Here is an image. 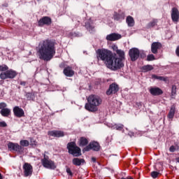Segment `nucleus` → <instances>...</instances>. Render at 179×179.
I'll return each mask as SVG.
<instances>
[{
	"label": "nucleus",
	"mask_w": 179,
	"mask_h": 179,
	"mask_svg": "<svg viewBox=\"0 0 179 179\" xmlns=\"http://www.w3.org/2000/svg\"><path fill=\"white\" fill-rule=\"evenodd\" d=\"M96 55L98 59L104 61L107 68L112 71H117V69H121V68L124 67V63L121 62V59L114 55L113 52L108 49H98Z\"/></svg>",
	"instance_id": "obj_1"
},
{
	"label": "nucleus",
	"mask_w": 179,
	"mask_h": 179,
	"mask_svg": "<svg viewBox=\"0 0 179 179\" xmlns=\"http://www.w3.org/2000/svg\"><path fill=\"white\" fill-rule=\"evenodd\" d=\"M37 1H40V0H37Z\"/></svg>",
	"instance_id": "obj_47"
},
{
	"label": "nucleus",
	"mask_w": 179,
	"mask_h": 179,
	"mask_svg": "<svg viewBox=\"0 0 179 179\" xmlns=\"http://www.w3.org/2000/svg\"><path fill=\"white\" fill-rule=\"evenodd\" d=\"M67 174L69 176H73V173H72V171H71V169L69 168H67L66 170Z\"/></svg>",
	"instance_id": "obj_37"
},
{
	"label": "nucleus",
	"mask_w": 179,
	"mask_h": 179,
	"mask_svg": "<svg viewBox=\"0 0 179 179\" xmlns=\"http://www.w3.org/2000/svg\"><path fill=\"white\" fill-rule=\"evenodd\" d=\"M67 149L70 155H73L74 157H78L82 155L80 148L76 145L75 142L69 143L67 145Z\"/></svg>",
	"instance_id": "obj_4"
},
{
	"label": "nucleus",
	"mask_w": 179,
	"mask_h": 179,
	"mask_svg": "<svg viewBox=\"0 0 179 179\" xmlns=\"http://www.w3.org/2000/svg\"><path fill=\"white\" fill-rule=\"evenodd\" d=\"M176 162H178V163H179V157L176 158Z\"/></svg>",
	"instance_id": "obj_45"
},
{
	"label": "nucleus",
	"mask_w": 179,
	"mask_h": 179,
	"mask_svg": "<svg viewBox=\"0 0 179 179\" xmlns=\"http://www.w3.org/2000/svg\"><path fill=\"white\" fill-rule=\"evenodd\" d=\"M42 164L43 167H45V169H55V164L54 162L45 157L42 159Z\"/></svg>",
	"instance_id": "obj_10"
},
{
	"label": "nucleus",
	"mask_w": 179,
	"mask_h": 179,
	"mask_svg": "<svg viewBox=\"0 0 179 179\" xmlns=\"http://www.w3.org/2000/svg\"><path fill=\"white\" fill-rule=\"evenodd\" d=\"M11 110L10 109L6 108H3L1 111L0 113L3 117H9L10 115Z\"/></svg>",
	"instance_id": "obj_22"
},
{
	"label": "nucleus",
	"mask_w": 179,
	"mask_h": 179,
	"mask_svg": "<svg viewBox=\"0 0 179 179\" xmlns=\"http://www.w3.org/2000/svg\"><path fill=\"white\" fill-rule=\"evenodd\" d=\"M8 105L5 102L0 103V110H3V108H6Z\"/></svg>",
	"instance_id": "obj_35"
},
{
	"label": "nucleus",
	"mask_w": 179,
	"mask_h": 179,
	"mask_svg": "<svg viewBox=\"0 0 179 179\" xmlns=\"http://www.w3.org/2000/svg\"><path fill=\"white\" fill-rule=\"evenodd\" d=\"M139 50L138 48H131L129 51V55L131 59V61H136L139 58Z\"/></svg>",
	"instance_id": "obj_9"
},
{
	"label": "nucleus",
	"mask_w": 179,
	"mask_h": 179,
	"mask_svg": "<svg viewBox=\"0 0 179 179\" xmlns=\"http://www.w3.org/2000/svg\"><path fill=\"white\" fill-rule=\"evenodd\" d=\"M64 73L66 76L71 78L73 75H75V71L72 70V68L68 66L64 69Z\"/></svg>",
	"instance_id": "obj_19"
},
{
	"label": "nucleus",
	"mask_w": 179,
	"mask_h": 179,
	"mask_svg": "<svg viewBox=\"0 0 179 179\" xmlns=\"http://www.w3.org/2000/svg\"><path fill=\"white\" fill-rule=\"evenodd\" d=\"M87 28L88 29V30H90V29H91V30H93V29H94L93 27L87 26Z\"/></svg>",
	"instance_id": "obj_42"
},
{
	"label": "nucleus",
	"mask_w": 179,
	"mask_h": 179,
	"mask_svg": "<svg viewBox=\"0 0 179 179\" xmlns=\"http://www.w3.org/2000/svg\"><path fill=\"white\" fill-rule=\"evenodd\" d=\"M113 17L115 20H120V19H124V17H125V14H115Z\"/></svg>",
	"instance_id": "obj_27"
},
{
	"label": "nucleus",
	"mask_w": 179,
	"mask_h": 179,
	"mask_svg": "<svg viewBox=\"0 0 179 179\" xmlns=\"http://www.w3.org/2000/svg\"><path fill=\"white\" fill-rule=\"evenodd\" d=\"M157 176H159V172L157 171L151 172V177H152V178H157Z\"/></svg>",
	"instance_id": "obj_34"
},
{
	"label": "nucleus",
	"mask_w": 179,
	"mask_h": 179,
	"mask_svg": "<svg viewBox=\"0 0 179 179\" xmlns=\"http://www.w3.org/2000/svg\"><path fill=\"white\" fill-rule=\"evenodd\" d=\"M176 89H177V87L176 85L172 86V94H176Z\"/></svg>",
	"instance_id": "obj_38"
},
{
	"label": "nucleus",
	"mask_w": 179,
	"mask_h": 179,
	"mask_svg": "<svg viewBox=\"0 0 179 179\" xmlns=\"http://www.w3.org/2000/svg\"><path fill=\"white\" fill-rule=\"evenodd\" d=\"M174 114H176V106L173 105L171 107L169 113L168 114L169 120H173L174 118Z\"/></svg>",
	"instance_id": "obj_21"
},
{
	"label": "nucleus",
	"mask_w": 179,
	"mask_h": 179,
	"mask_svg": "<svg viewBox=\"0 0 179 179\" xmlns=\"http://www.w3.org/2000/svg\"><path fill=\"white\" fill-rule=\"evenodd\" d=\"M55 45L51 41H44L38 48L37 52L40 59L43 61H50L52 57L55 55Z\"/></svg>",
	"instance_id": "obj_2"
},
{
	"label": "nucleus",
	"mask_w": 179,
	"mask_h": 179,
	"mask_svg": "<svg viewBox=\"0 0 179 179\" xmlns=\"http://www.w3.org/2000/svg\"><path fill=\"white\" fill-rule=\"evenodd\" d=\"M83 162H85L83 159L74 158L73 159V164H74V166H80Z\"/></svg>",
	"instance_id": "obj_25"
},
{
	"label": "nucleus",
	"mask_w": 179,
	"mask_h": 179,
	"mask_svg": "<svg viewBox=\"0 0 179 179\" xmlns=\"http://www.w3.org/2000/svg\"><path fill=\"white\" fill-rule=\"evenodd\" d=\"M44 24L50 26V24H51V18L49 17H43L38 21V26H44Z\"/></svg>",
	"instance_id": "obj_15"
},
{
	"label": "nucleus",
	"mask_w": 179,
	"mask_h": 179,
	"mask_svg": "<svg viewBox=\"0 0 179 179\" xmlns=\"http://www.w3.org/2000/svg\"><path fill=\"white\" fill-rule=\"evenodd\" d=\"M111 48L115 52H117L120 50L118 49V46H117L116 45H112Z\"/></svg>",
	"instance_id": "obj_36"
},
{
	"label": "nucleus",
	"mask_w": 179,
	"mask_h": 179,
	"mask_svg": "<svg viewBox=\"0 0 179 179\" xmlns=\"http://www.w3.org/2000/svg\"><path fill=\"white\" fill-rule=\"evenodd\" d=\"M22 169L24 170V177H31V175L33 174V166L29 164V163H25Z\"/></svg>",
	"instance_id": "obj_7"
},
{
	"label": "nucleus",
	"mask_w": 179,
	"mask_h": 179,
	"mask_svg": "<svg viewBox=\"0 0 179 179\" xmlns=\"http://www.w3.org/2000/svg\"><path fill=\"white\" fill-rule=\"evenodd\" d=\"M20 85H23L24 86V85H26V83L24 82H21Z\"/></svg>",
	"instance_id": "obj_44"
},
{
	"label": "nucleus",
	"mask_w": 179,
	"mask_h": 179,
	"mask_svg": "<svg viewBox=\"0 0 179 179\" xmlns=\"http://www.w3.org/2000/svg\"><path fill=\"white\" fill-rule=\"evenodd\" d=\"M126 23H127L129 27H134V26H135V20H134V17L129 15L126 19Z\"/></svg>",
	"instance_id": "obj_20"
},
{
	"label": "nucleus",
	"mask_w": 179,
	"mask_h": 179,
	"mask_svg": "<svg viewBox=\"0 0 179 179\" xmlns=\"http://www.w3.org/2000/svg\"><path fill=\"white\" fill-rule=\"evenodd\" d=\"M14 115L17 117V118H22V117H24V110L22 109V108L19 106H15L13 109Z\"/></svg>",
	"instance_id": "obj_12"
},
{
	"label": "nucleus",
	"mask_w": 179,
	"mask_h": 179,
	"mask_svg": "<svg viewBox=\"0 0 179 179\" xmlns=\"http://www.w3.org/2000/svg\"><path fill=\"white\" fill-rule=\"evenodd\" d=\"M155 55H148L147 57V61H155Z\"/></svg>",
	"instance_id": "obj_33"
},
{
	"label": "nucleus",
	"mask_w": 179,
	"mask_h": 179,
	"mask_svg": "<svg viewBox=\"0 0 179 179\" xmlns=\"http://www.w3.org/2000/svg\"><path fill=\"white\" fill-rule=\"evenodd\" d=\"M87 100V103H85V107L87 111H91V113L97 111V110H99L98 107L101 106V103H103L101 98L94 94L90 95Z\"/></svg>",
	"instance_id": "obj_3"
},
{
	"label": "nucleus",
	"mask_w": 179,
	"mask_h": 179,
	"mask_svg": "<svg viewBox=\"0 0 179 179\" xmlns=\"http://www.w3.org/2000/svg\"><path fill=\"white\" fill-rule=\"evenodd\" d=\"M171 19L173 22H178L179 20V11L176 8H173L171 10Z\"/></svg>",
	"instance_id": "obj_14"
},
{
	"label": "nucleus",
	"mask_w": 179,
	"mask_h": 179,
	"mask_svg": "<svg viewBox=\"0 0 179 179\" xmlns=\"http://www.w3.org/2000/svg\"><path fill=\"white\" fill-rule=\"evenodd\" d=\"M120 38H121V35L118 34H111L106 36V40L108 41H115L120 40Z\"/></svg>",
	"instance_id": "obj_18"
},
{
	"label": "nucleus",
	"mask_w": 179,
	"mask_h": 179,
	"mask_svg": "<svg viewBox=\"0 0 179 179\" xmlns=\"http://www.w3.org/2000/svg\"><path fill=\"white\" fill-rule=\"evenodd\" d=\"M20 146H23V147H27L29 145V141L27 140H22L20 142Z\"/></svg>",
	"instance_id": "obj_28"
},
{
	"label": "nucleus",
	"mask_w": 179,
	"mask_h": 179,
	"mask_svg": "<svg viewBox=\"0 0 179 179\" xmlns=\"http://www.w3.org/2000/svg\"><path fill=\"white\" fill-rule=\"evenodd\" d=\"M112 129H117V131H122V129H124V124H113L110 126Z\"/></svg>",
	"instance_id": "obj_23"
},
{
	"label": "nucleus",
	"mask_w": 179,
	"mask_h": 179,
	"mask_svg": "<svg viewBox=\"0 0 179 179\" xmlns=\"http://www.w3.org/2000/svg\"><path fill=\"white\" fill-rule=\"evenodd\" d=\"M6 122H0V127H1V128H5V127H6Z\"/></svg>",
	"instance_id": "obj_39"
},
{
	"label": "nucleus",
	"mask_w": 179,
	"mask_h": 179,
	"mask_svg": "<svg viewBox=\"0 0 179 179\" xmlns=\"http://www.w3.org/2000/svg\"><path fill=\"white\" fill-rule=\"evenodd\" d=\"M2 174L0 173V179H2Z\"/></svg>",
	"instance_id": "obj_46"
},
{
	"label": "nucleus",
	"mask_w": 179,
	"mask_h": 179,
	"mask_svg": "<svg viewBox=\"0 0 179 179\" xmlns=\"http://www.w3.org/2000/svg\"><path fill=\"white\" fill-rule=\"evenodd\" d=\"M176 54L177 57H179V46H178L176 48Z\"/></svg>",
	"instance_id": "obj_41"
},
{
	"label": "nucleus",
	"mask_w": 179,
	"mask_h": 179,
	"mask_svg": "<svg viewBox=\"0 0 179 179\" xmlns=\"http://www.w3.org/2000/svg\"><path fill=\"white\" fill-rule=\"evenodd\" d=\"M80 146H86L89 143L87 138L81 137L79 140Z\"/></svg>",
	"instance_id": "obj_26"
},
{
	"label": "nucleus",
	"mask_w": 179,
	"mask_h": 179,
	"mask_svg": "<svg viewBox=\"0 0 179 179\" xmlns=\"http://www.w3.org/2000/svg\"><path fill=\"white\" fill-rule=\"evenodd\" d=\"M8 148L9 150H15V152H17L18 153H23L24 152V148L17 143L10 142L8 144Z\"/></svg>",
	"instance_id": "obj_6"
},
{
	"label": "nucleus",
	"mask_w": 179,
	"mask_h": 179,
	"mask_svg": "<svg viewBox=\"0 0 179 179\" xmlns=\"http://www.w3.org/2000/svg\"><path fill=\"white\" fill-rule=\"evenodd\" d=\"M92 162H96V158H95V157H92Z\"/></svg>",
	"instance_id": "obj_43"
},
{
	"label": "nucleus",
	"mask_w": 179,
	"mask_h": 179,
	"mask_svg": "<svg viewBox=\"0 0 179 179\" xmlns=\"http://www.w3.org/2000/svg\"><path fill=\"white\" fill-rule=\"evenodd\" d=\"M162 48V43L159 42H154L151 45V52L152 54H157V50Z\"/></svg>",
	"instance_id": "obj_16"
},
{
	"label": "nucleus",
	"mask_w": 179,
	"mask_h": 179,
	"mask_svg": "<svg viewBox=\"0 0 179 179\" xmlns=\"http://www.w3.org/2000/svg\"><path fill=\"white\" fill-rule=\"evenodd\" d=\"M116 54L118 55L119 57H117V58L119 59H120L121 62H122V59H124L125 58V52H124V50H117Z\"/></svg>",
	"instance_id": "obj_24"
},
{
	"label": "nucleus",
	"mask_w": 179,
	"mask_h": 179,
	"mask_svg": "<svg viewBox=\"0 0 179 179\" xmlns=\"http://www.w3.org/2000/svg\"><path fill=\"white\" fill-rule=\"evenodd\" d=\"M150 93H151L152 96H160V94H163V90L159 87H152L150 89Z\"/></svg>",
	"instance_id": "obj_17"
},
{
	"label": "nucleus",
	"mask_w": 179,
	"mask_h": 179,
	"mask_svg": "<svg viewBox=\"0 0 179 179\" xmlns=\"http://www.w3.org/2000/svg\"><path fill=\"white\" fill-rule=\"evenodd\" d=\"M152 78L154 79H157L158 80H163L164 82H166L167 80V78H164V76H157L156 75H153Z\"/></svg>",
	"instance_id": "obj_29"
},
{
	"label": "nucleus",
	"mask_w": 179,
	"mask_h": 179,
	"mask_svg": "<svg viewBox=\"0 0 179 179\" xmlns=\"http://www.w3.org/2000/svg\"><path fill=\"white\" fill-rule=\"evenodd\" d=\"M16 75H17L16 71L12 69L7 70L0 74V79H2L3 80H5V79H13V78L16 77Z\"/></svg>",
	"instance_id": "obj_5"
},
{
	"label": "nucleus",
	"mask_w": 179,
	"mask_h": 179,
	"mask_svg": "<svg viewBox=\"0 0 179 179\" xmlns=\"http://www.w3.org/2000/svg\"><path fill=\"white\" fill-rule=\"evenodd\" d=\"M152 69H153V67L150 65H146L143 66V71H144V72H148L149 71H152Z\"/></svg>",
	"instance_id": "obj_30"
},
{
	"label": "nucleus",
	"mask_w": 179,
	"mask_h": 179,
	"mask_svg": "<svg viewBox=\"0 0 179 179\" xmlns=\"http://www.w3.org/2000/svg\"><path fill=\"white\" fill-rule=\"evenodd\" d=\"M118 90H120L118 85L116 83H113L110 85L109 89L106 91V94H108V96H110V94H115Z\"/></svg>",
	"instance_id": "obj_11"
},
{
	"label": "nucleus",
	"mask_w": 179,
	"mask_h": 179,
	"mask_svg": "<svg viewBox=\"0 0 179 179\" xmlns=\"http://www.w3.org/2000/svg\"><path fill=\"white\" fill-rule=\"evenodd\" d=\"M8 69L9 68L8 67V66L5 64L0 66V72H6Z\"/></svg>",
	"instance_id": "obj_31"
},
{
	"label": "nucleus",
	"mask_w": 179,
	"mask_h": 179,
	"mask_svg": "<svg viewBox=\"0 0 179 179\" xmlns=\"http://www.w3.org/2000/svg\"><path fill=\"white\" fill-rule=\"evenodd\" d=\"M157 24V20H154L148 24V27H155Z\"/></svg>",
	"instance_id": "obj_32"
},
{
	"label": "nucleus",
	"mask_w": 179,
	"mask_h": 179,
	"mask_svg": "<svg viewBox=\"0 0 179 179\" xmlns=\"http://www.w3.org/2000/svg\"><path fill=\"white\" fill-rule=\"evenodd\" d=\"M48 135L50 136H54L55 138H62V136H65V134L62 131L54 130L48 131Z\"/></svg>",
	"instance_id": "obj_13"
},
{
	"label": "nucleus",
	"mask_w": 179,
	"mask_h": 179,
	"mask_svg": "<svg viewBox=\"0 0 179 179\" xmlns=\"http://www.w3.org/2000/svg\"><path fill=\"white\" fill-rule=\"evenodd\" d=\"M90 149H92L93 150L95 151H99L100 150V145L99 144V143L94 141L91 143H90L87 147H85L83 149V152H89V150H90Z\"/></svg>",
	"instance_id": "obj_8"
},
{
	"label": "nucleus",
	"mask_w": 179,
	"mask_h": 179,
	"mask_svg": "<svg viewBox=\"0 0 179 179\" xmlns=\"http://www.w3.org/2000/svg\"><path fill=\"white\" fill-rule=\"evenodd\" d=\"M170 152H176V147H174L173 145H171L169 148Z\"/></svg>",
	"instance_id": "obj_40"
}]
</instances>
